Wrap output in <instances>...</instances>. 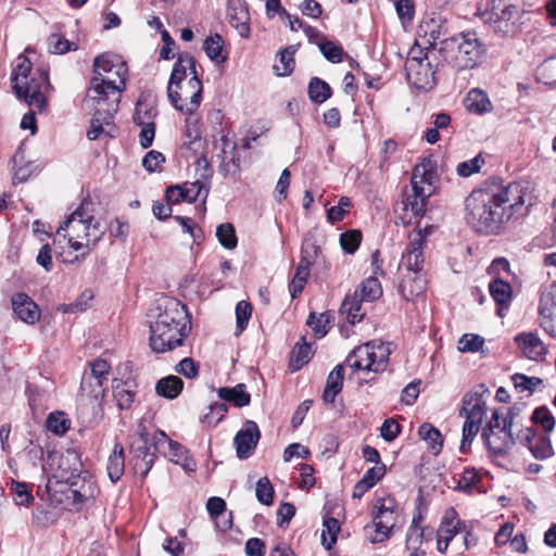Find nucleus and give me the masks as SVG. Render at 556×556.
I'll list each match as a JSON object with an SVG mask.
<instances>
[{"instance_id": "8", "label": "nucleus", "mask_w": 556, "mask_h": 556, "mask_svg": "<svg viewBox=\"0 0 556 556\" xmlns=\"http://www.w3.org/2000/svg\"><path fill=\"white\" fill-rule=\"evenodd\" d=\"M392 343L371 340L356 346L346 357L345 365L352 374H362L359 384L375 380L376 376L387 370Z\"/></svg>"}, {"instance_id": "41", "label": "nucleus", "mask_w": 556, "mask_h": 556, "mask_svg": "<svg viewBox=\"0 0 556 556\" xmlns=\"http://www.w3.org/2000/svg\"><path fill=\"white\" fill-rule=\"evenodd\" d=\"M354 294L363 301L372 302L382 294L381 283L376 277H369L361 283Z\"/></svg>"}, {"instance_id": "47", "label": "nucleus", "mask_w": 556, "mask_h": 556, "mask_svg": "<svg viewBox=\"0 0 556 556\" xmlns=\"http://www.w3.org/2000/svg\"><path fill=\"white\" fill-rule=\"evenodd\" d=\"M48 51L52 54H64L68 51H76L77 43L70 41L59 34H51L48 37Z\"/></svg>"}, {"instance_id": "43", "label": "nucleus", "mask_w": 556, "mask_h": 556, "mask_svg": "<svg viewBox=\"0 0 556 556\" xmlns=\"http://www.w3.org/2000/svg\"><path fill=\"white\" fill-rule=\"evenodd\" d=\"M516 416L517 413L514 409H509L505 415L498 410H494L482 432H492L513 428L514 419Z\"/></svg>"}, {"instance_id": "20", "label": "nucleus", "mask_w": 556, "mask_h": 556, "mask_svg": "<svg viewBox=\"0 0 556 556\" xmlns=\"http://www.w3.org/2000/svg\"><path fill=\"white\" fill-rule=\"evenodd\" d=\"M401 282L399 290L403 298L412 301L421 295L426 289V278L424 271L400 270Z\"/></svg>"}, {"instance_id": "54", "label": "nucleus", "mask_w": 556, "mask_h": 556, "mask_svg": "<svg viewBox=\"0 0 556 556\" xmlns=\"http://www.w3.org/2000/svg\"><path fill=\"white\" fill-rule=\"evenodd\" d=\"M529 450L536 459L541 460L547 459L554 455L551 440L546 435H539Z\"/></svg>"}, {"instance_id": "12", "label": "nucleus", "mask_w": 556, "mask_h": 556, "mask_svg": "<svg viewBox=\"0 0 556 556\" xmlns=\"http://www.w3.org/2000/svg\"><path fill=\"white\" fill-rule=\"evenodd\" d=\"M156 116L155 100L149 93H141L137 100L132 118L135 124L141 127L139 142L143 149L150 148L153 143Z\"/></svg>"}, {"instance_id": "3", "label": "nucleus", "mask_w": 556, "mask_h": 556, "mask_svg": "<svg viewBox=\"0 0 556 556\" xmlns=\"http://www.w3.org/2000/svg\"><path fill=\"white\" fill-rule=\"evenodd\" d=\"M90 206L91 202L83 201L56 230L58 235L67 238L74 251H83L81 256L88 254L104 235V228L94 219Z\"/></svg>"}, {"instance_id": "34", "label": "nucleus", "mask_w": 556, "mask_h": 556, "mask_svg": "<svg viewBox=\"0 0 556 556\" xmlns=\"http://www.w3.org/2000/svg\"><path fill=\"white\" fill-rule=\"evenodd\" d=\"M106 470L109 478L116 482L121 479L125 470V454L121 443H116L109 456Z\"/></svg>"}, {"instance_id": "31", "label": "nucleus", "mask_w": 556, "mask_h": 556, "mask_svg": "<svg viewBox=\"0 0 556 556\" xmlns=\"http://www.w3.org/2000/svg\"><path fill=\"white\" fill-rule=\"evenodd\" d=\"M156 438L159 439L156 445L161 446V453L167 455L172 462L182 464L187 453L185 447L180 443L172 441L163 431H156Z\"/></svg>"}, {"instance_id": "40", "label": "nucleus", "mask_w": 556, "mask_h": 556, "mask_svg": "<svg viewBox=\"0 0 556 556\" xmlns=\"http://www.w3.org/2000/svg\"><path fill=\"white\" fill-rule=\"evenodd\" d=\"M419 437L427 442L429 450L438 455L443 446V437L439 429L429 422H424L418 428Z\"/></svg>"}, {"instance_id": "1", "label": "nucleus", "mask_w": 556, "mask_h": 556, "mask_svg": "<svg viewBox=\"0 0 556 556\" xmlns=\"http://www.w3.org/2000/svg\"><path fill=\"white\" fill-rule=\"evenodd\" d=\"M528 184H490L472 190L465 199V219L476 231L496 235L527 203Z\"/></svg>"}, {"instance_id": "49", "label": "nucleus", "mask_w": 556, "mask_h": 556, "mask_svg": "<svg viewBox=\"0 0 556 556\" xmlns=\"http://www.w3.org/2000/svg\"><path fill=\"white\" fill-rule=\"evenodd\" d=\"M309 268L308 266L298 264L294 276L289 285L292 299H295L303 291L309 276Z\"/></svg>"}, {"instance_id": "62", "label": "nucleus", "mask_w": 556, "mask_h": 556, "mask_svg": "<svg viewBox=\"0 0 556 556\" xmlns=\"http://www.w3.org/2000/svg\"><path fill=\"white\" fill-rule=\"evenodd\" d=\"M532 420L535 424L541 425V427L546 432H551L554 429L555 424H556L552 412L545 406H541V407H538L534 409V412L532 414Z\"/></svg>"}, {"instance_id": "56", "label": "nucleus", "mask_w": 556, "mask_h": 556, "mask_svg": "<svg viewBox=\"0 0 556 556\" xmlns=\"http://www.w3.org/2000/svg\"><path fill=\"white\" fill-rule=\"evenodd\" d=\"M361 242L362 232L357 229H351L340 235V245L345 253H355Z\"/></svg>"}, {"instance_id": "42", "label": "nucleus", "mask_w": 556, "mask_h": 556, "mask_svg": "<svg viewBox=\"0 0 556 556\" xmlns=\"http://www.w3.org/2000/svg\"><path fill=\"white\" fill-rule=\"evenodd\" d=\"M312 355L311 345L304 341L298 342L291 352L289 367L292 371L301 369L306 363H308Z\"/></svg>"}, {"instance_id": "28", "label": "nucleus", "mask_w": 556, "mask_h": 556, "mask_svg": "<svg viewBox=\"0 0 556 556\" xmlns=\"http://www.w3.org/2000/svg\"><path fill=\"white\" fill-rule=\"evenodd\" d=\"M464 104L468 112L478 115L490 113L493 110L488 93L479 88H473L467 93Z\"/></svg>"}, {"instance_id": "57", "label": "nucleus", "mask_w": 556, "mask_h": 556, "mask_svg": "<svg viewBox=\"0 0 556 556\" xmlns=\"http://www.w3.org/2000/svg\"><path fill=\"white\" fill-rule=\"evenodd\" d=\"M274 493L275 491L269 479L267 477L260 478L255 489L257 501L263 505L269 506L274 502Z\"/></svg>"}, {"instance_id": "17", "label": "nucleus", "mask_w": 556, "mask_h": 556, "mask_svg": "<svg viewBox=\"0 0 556 556\" xmlns=\"http://www.w3.org/2000/svg\"><path fill=\"white\" fill-rule=\"evenodd\" d=\"M260 438L261 432L256 422L247 421L244 428L238 431L233 439L237 456L240 459L249 458L253 454Z\"/></svg>"}, {"instance_id": "33", "label": "nucleus", "mask_w": 556, "mask_h": 556, "mask_svg": "<svg viewBox=\"0 0 556 556\" xmlns=\"http://www.w3.org/2000/svg\"><path fill=\"white\" fill-rule=\"evenodd\" d=\"M518 15L516 3H503L500 1L491 2V11L489 20L494 24L506 23L514 20Z\"/></svg>"}, {"instance_id": "10", "label": "nucleus", "mask_w": 556, "mask_h": 556, "mask_svg": "<svg viewBox=\"0 0 556 556\" xmlns=\"http://www.w3.org/2000/svg\"><path fill=\"white\" fill-rule=\"evenodd\" d=\"M106 98L103 97V100L97 102L96 100L89 99L88 94L86 96V104L93 108L94 113L91 118L90 129L87 132V137L89 140H96L99 136L104 131V126L111 124L113 115L118 110V90L113 86L108 87L106 89Z\"/></svg>"}, {"instance_id": "16", "label": "nucleus", "mask_w": 556, "mask_h": 556, "mask_svg": "<svg viewBox=\"0 0 556 556\" xmlns=\"http://www.w3.org/2000/svg\"><path fill=\"white\" fill-rule=\"evenodd\" d=\"M405 73L407 80L419 90L428 91L435 85V70L430 60L420 63L405 62Z\"/></svg>"}, {"instance_id": "19", "label": "nucleus", "mask_w": 556, "mask_h": 556, "mask_svg": "<svg viewBox=\"0 0 556 556\" xmlns=\"http://www.w3.org/2000/svg\"><path fill=\"white\" fill-rule=\"evenodd\" d=\"M481 437L488 450L496 456L504 455L516 443V439L513 434V428L492 432H482Z\"/></svg>"}, {"instance_id": "26", "label": "nucleus", "mask_w": 556, "mask_h": 556, "mask_svg": "<svg viewBox=\"0 0 556 556\" xmlns=\"http://www.w3.org/2000/svg\"><path fill=\"white\" fill-rule=\"evenodd\" d=\"M489 292L497 305V314L503 317V311L507 309L513 300V288L502 278H494L489 283Z\"/></svg>"}, {"instance_id": "14", "label": "nucleus", "mask_w": 556, "mask_h": 556, "mask_svg": "<svg viewBox=\"0 0 556 556\" xmlns=\"http://www.w3.org/2000/svg\"><path fill=\"white\" fill-rule=\"evenodd\" d=\"M90 375H85L81 379L80 390L83 395L87 393L90 399L98 402L103 397V383L108 379L111 365L103 358H97L90 363Z\"/></svg>"}, {"instance_id": "6", "label": "nucleus", "mask_w": 556, "mask_h": 556, "mask_svg": "<svg viewBox=\"0 0 556 556\" xmlns=\"http://www.w3.org/2000/svg\"><path fill=\"white\" fill-rule=\"evenodd\" d=\"M93 77L87 90L91 100L99 102L106 98L108 87L113 86L118 90V100L126 88L128 67L122 56L112 53L98 55L93 61Z\"/></svg>"}, {"instance_id": "48", "label": "nucleus", "mask_w": 556, "mask_h": 556, "mask_svg": "<svg viewBox=\"0 0 556 556\" xmlns=\"http://www.w3.org/2000/svg\"><path fill=\"white\" fill-rule=\"evenodd\" d=\"M223 37L218 34L215 36H210L204 41V51L206 55L217 63H222L226 60V56L223 55Z\"/></svg>"}, {"instance_id": "4", "label": "nucleus", "mask_w": 556, "mask_h": 556, "mask_svg": "<svg viewBox=\"0 0 556 556\" xmlns=\"http://www.w3.org/2000/svg\"><path fill=\"white\" fill-rule=\"evenodd\" d=\"M438 54L457 72L480 66L486 56V47L475 31H463L440 42Z\"/></svg>"}, {"instance_id": "60", "label": "nucleus", "mask_w": 556, "mask_h": 556, "mask_svg": "<svg viewBox=\"0 0 556 556\" xmlns=\"http://www.w3.org/2000/svg\"><path fill=\"white\" fill-rule=\"evenodd\" d=\"M46 424L47 428L58 435L64 434L70 428L68 419L65 417V414L61 412L51 413Z\"/></svg>"}, {"instance_id": "2", "label": "nucleus", "mask_w": 556, "mask_h": 556, "mask_svg": "<svg viewBox=\"0 0 556 556\" xmlns=\"http://www.w3.org/2000/svg\"><path fill=\"white\" fill-rule=\"evenodd\" d=\"M150 346L155 353H165L181 346L191 330V316L180 301L164 296L151 311Z\"/></svg>"}, {"instance_id": "27", "label": "nucleus", "mask_w": 556, "mask_h": 556, "mask_svg": "<svg viewBox=\"0 0 556 556\" xmlns=\"http://www.w3.org/2000/svg\"><path fill=\"white\" fill-rule=\"evenodd\" d=\"M460 415L468 420L482 422L485 415V401L482 394L477 392L466 394L463 399Z\"/></svg>"}, {"instance_id": "45", "label": "nucleus", "mask_w": 556, "mask_h": 556, "mask_svg": "<svg viewBox=\"0 0 556 556\" xmlns=\"http://www.w3.org/2000/svg\"><path fill=\"white\" fill-rule=\"evenodd\" d=\"M340 531V523L333 517H326L323 522V530L320 534L321 544L330 551L337 542V535Z\"/></svg>"}, {"instance_id": "39", "label": "nucleus", "mask_w": 556, "mask_h": 556, "mask_svg": "<svg viewBox=\"0 0 556 556\" xmlns=\"http://www.w3.org/2000/svg\"><path fill=\"white\" fill-rule=\"evenodd\" d=\"M201 135V123L199 118L193 116L187 117L182 134V144L189 150H195V146L200 144Z\"/></svg>"}, {"instance_id": "9", "label": "nucleus", "mask_w": 556, "mask_h": 556, "mask_svg": "<svg viewBox=\"0 0 556 556\" xmlns=\"http://www.w3.org/2000/svg\"><path fill=\"white\" fill-rule=\"evenodd\" d=\"M81 466L80 456L74 450H67L61 455L48 452L47 460L42 464V473L47 477L46 494L52 495L53 483L75 485L81 472Z\"/></svg>"}, {"instance_id": "21", "label": "nucleus", "mask_w": 556, "mask_h": 556, "mask_svg": "<svg viewBox=\"0 0 556 556\" xmlns=\"http://www.w3.org/2000/svg\"><path fill=\"white\" fill-rule=\"evenodd\" d=\"M227 18L242 38L250 37V14L243 0H230L228 2Z\"/></svg>"}, {"instance_id": "22", "label": "nucleus", "mask_w": 556, "mask_h": 556, "mask_svg": "<svg viewBox=\"0 0 556 556\" xmlns=\"http://www.w3.org/2000/svg\"><path fill=\"white\" fill-rule=\"evenodd\" d=\"M515 342L522 354L535 362L543 361L546 355V346L535 332H522L515 337Z\"/></svg>"}, {"instance_id": "29", "label": "nucleus", "mask_w": 556, "mask_h": 556, "mask_svg": "<svg viewBox=\"0 0 556 556\" xmlns=\"http://www.w3.org/2000/svg\"><path fill=\"white\" fill-rule=\"evenodd\" d=\"M188 70L192 76L197 74L195 59L189 53L179 54L178 60L172 71L168 87H176L178 84L187 83L186 78Z\"/></svg>"}, {"instance_id": "24", "label": "nucleus", "mask_w": 556, "mask_h": 556, "mask_svg": "<svg viewBox=\"0 0 556 556\" xmlns=\"http://www.w3.org/2000/svg\"><path fill=\"white\" fill-rule=\"evenodd\" d=\"M214 147L219 151L217 157L224 170L228 172L230 165L233 167L239 166V159L236 156L237 143L233 138L228 137V134H220V137L215 140Z\"/></svg>"}, {"instance_id": "61", "label": "nucleus", "mask_w": 556, "mask_h": 556, "mask_svg": "<svg viewBox=\"0 0 556 556\" xmlns=\"http://www.w3.org/2000/svg\"><path fill=\"white\" fill-rule=\"evenodd\" d=\"M514 386L519 392H533L539 386L543 383V380L538 377H528L523 374H515L511 377Z\"/></svg>"}, {"instance_id": "18", "label": "nucleus", "mask_w": 556, "mask_h": 556, "mask_svg": "<svg viewBox=\"0 0 556 556\" xmlns=\"http://www.w3.org/2000/svg\"><path fill=\"white\" fill-rule=\"evenodd\" d=\"M159 439L156 431L152 438L147 432H139L138 437L131 442L130 450L135 456L142 459L147 465L146 472L151 468L155 453H161V446L156 445Z\"/></svg>"}, {"instance_id": "46", "label": "nucleus", "mask_w": 556, "mask_h": 556, "mask_svg": "<svg viewBox=\"0 0 556 556\" xmlns=\"http://www.w3.org/2000/svg\"><path fill=\"white\" fill-rule=\"evenodd\" d=\"M294 53L293 46L287 47L279 52V63L274 65V71L278 76H288L294 70Z\"/></svg>"}, {"instance_id": "55", "label": "nucleus", "mask_w": 556, "mask_h": 556, "mask_svg": "<svg viewBox=\"0 0 556 556\" xmlns=\"http://www.w3.org/2000/svg\"><path fill=\"white\" fill-rule=\"evenodd\" d=\"M252 315V305L248 301H239L236 305V334H240L248 326Z\"/></svg>"}, {"instance_id": "7", "label": "nucleus", "mask_w": 556, "mask_h": 556, "mask_svg": "<svg viewBox=\"0 0 556 556\" xmlns=\"http://www.w3.org/2000/svg\"><path fill=\"white\" fill-rule=\"evenodd\" d=\"M17 61L12 73L13 89L18 99L42 112L47 103L45 91L51 88L48 72L42 68L34 71L27 58L18 56Z\"/></svg>"}, {"instance_id": "35", "label": "nucleus", "mask_w": 556, "mask_h": 556, "mask_svg": "<svg viewBox=\"0 0 556 556\" xmlns=\"http://www.w3.org/2000/svg\"><path fill=\"white\" fill-rule=\"evenodd\" d=\"M218 396L226 402H232L237 407H244L250 404L251 396L245 390V384L239 383L233 388H219Z\"/></svg>"}, {"instance_id": "5", "label": "nucleus", "mask_w": 556, "mask_h": 556, "mask_svg": "<svg viewBox=\"0 0 556 556\" xmlns=\"http://www.w3.org/2000/svg\"><path fill=\"white\" fill-rule=\"evenodd\" d=\"M434 172L430 161L417 164L413 169L410 192L405 191L404 198L395 208L397 218L403 225H409L426 212L427 199L433 193Z\"/></svg>"}, {"instance_id": "11", "label": "nucleus", "mask_w": 556, "mask_h": 556, "mask_svg": "<svg viewBox=\"0 0 556 556\" xmlns=\"http://www.w3.org/2000/svg\"><path fill=\"white\" fill-rule=\"evenodd\" d=\"M167 96L176 110L192 115L202 100V83L198 74L191 76L187 83L167 87Z\"/></svg>"}, {"instance_id": "32", "label": "nucleus", "mask_w": 556, "mask_h": 556, "mask_svg": "<svg viewBox=\"0 0 556 556\" xmlns=\"http://www.w3.org/2000/svg\"><path fill=\"white\" fill-rule=\"evenodd\" d=\"M343 366L337 365L328 375L323 399L326 403H333L343 387Z\"/></svg>"}, {"instance_id": "58", "label": "nucleus", "mask_w": 556, "mask_h": 556, "mask_svg": "<svg viewBox=\"0 0 556 556\" xmlns=\"http://www.w3.org/2000/svg\"><path fill=\"white\" fill-rule=\"evenodd\" d=\"M421 516L413 518L412 526L409 527L406 535V547L407 549L419 548L424 535V530L420 527Z\"/></svg>"}, {"instance_id": "53", "label": "nucleus", "mask_w": 556, "mask_h": 556, "mask_svg": "<svg viewBox=\"0 0 556 556\" xmlns=\"http://www.w3.org/2000/svg\"><path fill=\"white\" fill-rule=\"evenodd\" d=\"M484 339L476 333H465L458 340L457 349L462 353H476L482 351Z\"/></svg>"}, {"instance_id": "13", "label": "nucleus", "mask_w": 556, "mask_h": 556, "mask_svg": "<svg viewBox=\"0 0 556 556\" xmlns=\"http://www.w3.org/2000/svg\"><path fill=\"white\" fill-rule=\"evenodd\" d=\"M395 502L392 497L378 498L374 505L372 525L376 536L372 543L383 542L390 538L392 529L396 525Z\"/></svg>"}, {"instance_id": "64", "label": "nucleus", "mask_w": 556, "mask_h": 556, "mask_svg": "<svg viewBox=\"0 0 556 556\" xmlns=\"http://www.w3.org/2000/svg\"><path fill=\"white\" fill-rule=\"evenodd\" d=\"M319 50L331 63H340L342 61L343 49L333 41L328 40L319 43Z\"/></svg>"}, {"instance_id": "30", "label": "nucleus", "mask_w": 556, "mask_h": 556, "mask_svg": "<svg viewBox=\"0 0 556 556\" xmlns=\"http://www.w3.org/2000/svg\"><path fill=\"white\" fill-rule=\"evenodd\" d=\"M462 521L458 518L455 508L451 507L445 510L437 536L451 542L454 536L460 531Z\"/></svg>"}, {"instance_id": "25", "label": "nucleus", "mask_w": 556, "mask_h": 556, "mask_svg": "<svg viewBox=\"0 0 556 556\" xmlns=\"http://www.w3.org/2000/svg\"><path fill=\"white\" fill-rule=\"evenodd\" d=\"M136 388L137 386L132 380H113V396L118 409L128 410L131 408L136 397Z\"/></svg>"}, {"instance_id": "52", "label": "nucleus", "mask_w": 556, "mask_h": 556, "mask_svg": "<svg viewBox=\"0 0 556 556\" xmlns=\"http://www.w3.org/2000/svg\"><path fill=\"white\" fill-rule=\"evenodd\" d=\"M306 324L313 329L316 337L323 338L329 331L330 315L328 313H321L319 315L311 313L306 320Z\"/></svg>"}, {"instance_id": "63", "label": "nucleus", "mask_w": 556, "mask_h": 556, "mask_svg": "<svg viewBox=\"0 0 556 556\" xmlns=\"http://www.w3.org/2000/svg\"><path fill=\"white\" fill-rule=\"evenodd\" d=\"M484 159L481 155H477L470 160L460 162L456 166V173L460 177H469L472 174L480 172L481 167L484 165Z\"/></svg>"}, {"instance_id": "59", "label": "nucleus", "mask_w": 556, "mask_h": 556, "mask_svg": "<svg viewBox=\"0 0 556 556\" xmlns=\"http://www.w3.org/2000/svg\"><path fill=\"white\" fill-rule=\"evenodd\" d=\"M320 253L319 245L311 239L304 240L301 248V258L299 264L311 267L318 258Z\"/></svg>"}, {"instance_id": "38", "label": "nucleus", "mask_w": 556, "mask_h": 556, "mask_svg": "<svg viewBox=\"0 0 556 556\" xmlns=\"http://www.w3.org/2000/svg\"><path fill=\"white\" fill-rule=\"evenodd\" d=\"M364 301L361 300L355 294L348 295L341 304L340 313L346 316V320L351 325H355L359 323L365 316V312L362 309V303Z\"/></svg>"}, {"instance_id": "15", "label": "nucleus", "mask_w": 556, "mask_h": 556, "mask_svg": "<svg viewBox=\"0 0 556 556\" xmlns=\"http://www.w3.org/2000/svg\"><path fill=\"white\" fill-rule=\"evenodd\" d=\"M409 241L402 256L400 270L424 271L425 235L420 228L409 233Z\"/></svg>"}, {"instance_id": "44", "label": "nucleus", "mask_w": 556, "mask_h": 556, "mask_svg": "<svg viewBox=\"0 0 556 556\" xmlns=\"http://www.w3.org/2000/svg\"><path fill=\"white\" fill-rule=\"evenodd\" d=\"M308 97L312 102L321 104L331 97V88L325 80L313 77L308 84Z\"/></svg>"}, {"instance_id": "36", "label": "nucleus", "mask_w": 556, "mask_h": 556, "mask_svg": "<svg viewBox=\"0 0 556 556\" xmlns=\"http://www.w3.org/2000/svg\"><path fill=\"white\" fill-rule=\"evenodd\" d=\"M184 389V381L174 375L162 378L155 386L157 395L168 400L176 399Z\"/></svg>"}, {"instance_id": "50", "label": "nucleus", "mask_w": 556, "mask_h": 556, "mask_svg": "<svg viewBox=\"0 0 556 556\" xmlns=\"http://www.w3.org/2000/svg\"><path fill=\"white\" fill-rule=\"evenodd\" d=\"M216 237L220 245L227 250H233L237 247L238 239L232 224H220L216 229Z\"/></svg>"}, {"instance_id": "23", "label": "nucleus", "mask_w": 556, "mask_h": 556, "mask_svg": "<svg viewBox=\"0 0 556 556\" xmlns=\"http://www.w3.org/2000/svg\"><path fill=\"white\" fill-rule=\"evenodd\" d=\"M12 307L16 316L28 325H34L40 318L38 305L26 293L18 292L11 299Z\"/></svg>"}, {"instance_id": "51", "label": "nucleus", "mask_w": 556, "mask_h": 556, "mask_svg": "<svg viewBox=\"0 0 556 556\" xmlns=\"http://www.w3.org/2000/svg\"><path fill=\"white\" fill-rule=\"evenodd\" d=\"M11 494L18 506H28L33 503L34 496L27 483L20 481L11 482Z\"/></svg>"}, {"instance_id": "37", "label": "nucleus", "mask_w": 556, "mask_h": 556, "mask_svg": "<svg viewBox=\"0 0 556 556\" xmlns=\"http://www.w3.org/2000/svg\"><path fill=\"white\" fill-rule=\"evenodd\" d=\"M13 184L25 182L36 170L37 166L33 162H25L24 152L18 149L13 156Z\"/></svg>"}]
</instances>
